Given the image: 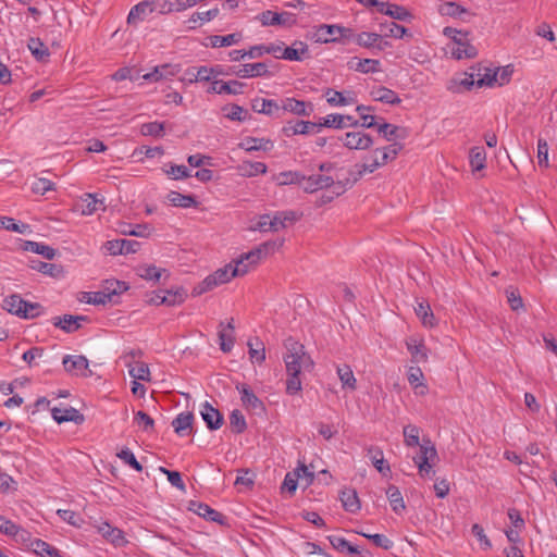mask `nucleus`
Masks as SVG:
<instances>
[{"mask_svg": "<svg viewBox=\"0 0 557 557\" xmlns=\"http://www.w3.org/2000/svg\"><path fill=\"white\" fill-rule=\"evenodd\" d=\"M287 352L284 356V362L287 374H300L302 370H311L313 361L305 351V347L299 342L288 338L285 342Z\"/></svg>", "mask_w": 557, "mask_h": 557, "instance_id": "nucleus-1", "label": "nucleus"}, {"mask_svg": "<svg viewBox=\"0 0 557 557\" xmlns=\"http://www.w3.org/2000/svg\"><path fill=\"white\" fill-rule=\"evenodd\" d=\"M334 187L335 194L338 196L346 189V185L342 182H334V178L326 174H312L308 177H302V189L306 193H315L320 189Z\"/></svg>", "mask_w": 557, "mask_h": 557, "instance_id": "nucleus-2", "label": "nucleus"}, {"mask_svg": "<svg viewBox=\"0 0 557 557\" xmlns=\"http://www.w3.org/2000/svg\"><path fill=\"white\" fill-rule=\"evenodd\" d=\"M385 161L381 160V149L376 148L367 157L363 158L362 163H357L350 170V175L352 176V181L350 185L360 180L364 174H370L375 172L379 168L385 165ZM349 183V181H347Z\"/></svg>", "mask_w": 557, "mask_h": 557, "instance_id": "nucleus-3", "label": "nucleus"}, {"mask_svg": "<svg viewBox=\"0 0 557 557\" xmlns=\"http://www.w3.org/2000/svg\"><path fill=\"white\" fill-rule=\"evenodd\" d=\"M245 271L246 270L238 268L233 269V263H228L203 280L200 293L210 290L220 284L227 283L233 277L243 276L245 275Z\"/></svg>", "mask_w": 557, "mask_h": 557, "instance_id": "nucleus-4", "label": "nucleus"}, {"mask_svg": "<svg viewBox=\"0 0 557 557\" xmlns=\"http://www.w3.org/2000/svg\"><path fill=\"white\" fill-rule=\"evenodd\" d=\"M62 363L64 370L71 375L88 377L92 374L91 370L89 369L88 359L85 356L66 355L63 358Z\"/></svg>", "mask_w": 557, "mask_h": 557, "instance_id": "nucleus-5", "label": "nucleus"}, {"mask_svg": "<svg viewBox=\"0 0 557 557\" xmlns=\"http://www.w3.org/2000/svg\"><path fill=\"white\" fill-rule=\"evenodd\" d=\"M240 394V400L243 406L253 414H262L265 411L263 403L256 396L253 391L246 384L236 386Z\"/></svg>", "mask_w": 557, "mask_h": 557, "instance_id": "nucleus-6", "label": "nucleus"}, {"mask_svg": "<svg viewBox=\"0 0 557 557\" xmlns=\"http://www.w3.org/2000/svg\"><path fill=\"white\" fill-rule=\"evenodd\" d=\"M284 244L283 238H277L274 240H268L245 253V258L250 260V264H257L261 259L274 253L278 250Z\"/></svg>", "mask_w": 557, "mask_h": 557, "instance_id": "nucleus-7", "label": "nucleus"}, {"mask_svg": "<svg viewBox=\"0 0 557 557\" xmlns=\"http://www.w3.org/2000/svg\"><path fill=\"white\" fill-rule=\"evenodd\" d=\"M341 141L350 150H368L373 145L372 137L362 131L348 132Z\"/></svg>", "mask_w": 557, "mask_h": 557, "instance_id": "nucleus-8", "label": "nucleus"}, {"mask_svg": "<svg viewBox=\"0 0 557 557\" xmlns=\"http://www.w3.org/2000/svg\"><path fill=\"white\" fill-rule=\"evenodd\" d=\"M349 32L350 29L338 25L322 24L317 28L314 38L317 42H333L347 37V33Z\"/></svg>", "mask_w": 557, "mask_h": 557, "instance_id": "nucleus-9", "label": "nucleus"}, {"mask_svg": "<svg viewBox=\"0 0 557 557\" xmlns=\"http://www.w3.org/2000/svg\"><path fill=\"white\" fill-rule=\"evenodd\" d=\"M469 34L467 33L450 48L451 57L457 60L472 59L478 55V49L470 42Z\"/></svg>", "mask_w": 557, "mask_h": 557, "instance_id": "nucleus-10", "label": "nucleus"}, {"mask_svg": "<svg viewBox=\"0 0 557 557\" xmlns=\"http://www.w3.org/2000/svg\"><path fill=\"white\" fill-rule=\"evenodd\" d=\"M257 18L263 26L293 25L296 22L293 13H276L270 10L263 11L257 16Z\"/></svg>", "mask_w": 557, "mask_h": 557, "instance_id": "nucleus-11", "label": "nucleus"}, {"mask_svg": "<svg viewBox=\"0 0 557 557\" xmlns=\"http://www.w3.org/2000/svg\"><path fill=\"white\" fill-rule=\"evenodd\" d=\"M280 109L298 116H310L313 104L295 98H284L281 100Z\"/></svg>", "mask_w": 557, "mask_h": 557, "instance_id": "nucleus-12", "label": "nucleus"}, {"mask_svg": "<svg viewBox=\"0 0 557 557\" xmlns=\"http://www.w3.org/2000/svg\"><path fill=\"white\" fill-rule=\"evenodd\" d=\"M298 219V214L293 210L278 211L270 215L268 228H270V232H278L294 224Z\"/></svg>", "mask_w": 557, "mask_h": 557, "instance_id": "nucleus-13", "label": "nucleus"}, {"mask_svg": "<svg viewBox=\"0 0 557 557\" xmlns=\"http://www.w3.org/2000/svg\"><path fill=\"white\" fill-rule=\"evenodd\" d=\"M244 83L239 81L223 82L215 79L208 89L209 94L239 95L243 94Z\"/></svg>", "mask_w": 557, "mask_h": 557, "instance_id": "nucleus-14", "label": "nucleus"}, {"mask_svg": "<svg viewBox=\"0 0 557 557\" xmlns=\"http://www.w3.org/2000/svg\"><path fill=\"white\" fill-rule=\"evenodd\" d=\"M188 75H193V78H190V83L193 82H213L216 79V77L221 74H223V71L220 66L215 67H208V66H199V67H193L188 70Z\"/></svg>", "mask_w": 557, "mask_h": 557, "instance_id": "nucleus-15", "label": "nucleus"}, {"mask_svg": "<svg viewBox=\"0 0 557 557\" xmlns=\"http://www.w3.org/2000/svg\"><path fill=\"white\" fill-rule=\"evenodd\" d=\"M200 414L207 424V428L210 430H218L223 424L224 420L222 413L218 409L213 408L208 401L202 405Z\"/></svg>", "mask_w": 557, "mask_h": 557, "instance_id": "nucleus-16", "label": "nucleus"}, {"mask_svg": "<svg viewBox=\"0 0 557 557\" xmlns=\"http://www.w3.org/2000/svg\"><path fill=\"white\" fill-rule=\"evenodd\" d=\"M420 451L417 457H413V462L417 467L433 462L437 458V451L434 444L429 438H423L420 445Z\"/></svg>", "mask_w": 557, "mask_h": 557, "instance_id": "nucleus-17", "label": "nucleus"}, {"mask_svg": "<svg viewBox=\"0 0 557 557\" xmlns=\"http://www.w3.org/2000/svg\"><path fill=\"white\" fill-rule=\"evenodd\" d=\"M233 73L242 78L262 77L269 75L268 65L264 62L244 64L237 70L233 71Z\"/></svg>", "mask_w": 557, "mask_h": 557, "instance_id": "nucleus-18", "label": "nucleus"}, {"mask_svg": "<svg viewBox=\"0 0 557 557\" xmlns=\"http://www.w3.org/2000/svg\"><path fill=\"white\" fill-rule=\"evenodd\" d=\"M194 414L189 411L178 413L172 421L174 432L178 436H186L194 432L193 430Z\"/></svg>", "mask_w": 557, "mask_h": 557, "instance_id": "nucleus-19", "label": "nucleus"}, {"mask_svg": "<svg viewBox=\"0 0 557 557\" xmlns=\"http://www.w3.org/2000/svg\"><path fill=\"white\" fill-rule=\"evenodd\" d=\"M87 318L83 315L64 314L63 317H55L52 324L60 327L66 333H73L81 327V321H86Z\"/></svg>", "mask_w": 557, "mask_h": 557, "instance_id": "nucleus-20", "label": "nucleus"}, {"mask_svg": "<svg viewBox=\"0 0 557 557\" xmlns=\"http://www.w3.org/2000/svg\"><path fill=\"white\" fill-rule=\"evenodd\" d=\"M234 320L231 319V321L224 325L223 323L220 324L219 329V341H220V348L223 352H230L234 346L235 336H234Z\"/></svg>", "mask_w": 557, "mask_h": 557, "instance_id": "nucleus-21", "label": "nucleus"}, {"mask_svg": "<svg viewBox=\"0 0 557 557\" xmlns=\"http://www.w3.org/2000/svg\"><path fill=\"white\" fill-rule=\"evenodd\" d=\"M370 96L374 101L397 106L401 102L399 96L392 89L384 86H375L371 89Z\"/></svg>", "mask_w": 557, "mask_h": 557, "instance_id": "nucleus-22", "label": "nucleus"}, {"mask_svg": "<svg viewBox=\"0 0 557 557\" xmlns=\"http://www.w3.org/2000/svg\"><path fill=\"white\" fill-rule=\"evenodd\" d=\"M51 413H52V418L58 423L70 422V421L75 422V423H82L84 421V416L73 407H69V408L54 407V408H52Z\"/></svg>", "mask_w": 557, "mask_h": 557, "instance_id": "nucleus-23", "label": "nucleus"}, {"mask_svg": "<svg viewBox=\"0 0 557 557\" xmlns=\"http://www.w3.org/2000/svg\"><path fill=\"white\" fill-rule=\"evenodd\" d=\"M98 532L102 535V537L115 546H123L126 543L123 531L112 527L108 522L100 523L98 525Z\"/></svg>", "mask_w": 557, "mask_h": 557, "instance_id": "nucleus-24", "label": "nucleus"}, {"mask_svg": "<svg viewBox=\"0 0 557 557\" xmlns=\"http://www.w3.org/2000/svg\"><path fill=\"white\" fill-rule=\"evenodd\" d=\"M190 509L199 517H202L208 521L218 522L220 524L224 523L225 517L221 512L208 506L207 504L193 502L190 504Z\"/></svg>", "mask_w": 557, "mask_h": 557, "instance_id": "nucleus-25", "label": "nucleus"}, {"mask_svg": "<svg viewBox=\"0 0 557 557\" xmlns=\"http://www.w3.org/2000/svg\"><path fill=\"white\" fill-rule=\"evenodd\" d=\"M282 131L287 137L307 135L311 132L317 133V123L310 121H297L295 123H288Z\"/></svg>", "mask_w": 557, "mask_h": 557, "instance_id": "nucleus-26", "label": "nucleus"}, {"mask_svg": "<svg viewBox=\"0 0 557 557\" xmlns=\"http://www.w3.org/2000/svg\"><path fill=\"white\" fill-rule=\"evenodd\" d=\"M238 148L245 151H270L273 148V141L267 138L246 137L239 144Z\"/></svg>", "mask_w": 557, "mask_h": 557, "instance_id": "nucleus-27", "label": "nucleus"}, {"mask_svg": "<svg viewBox=\"0 0 557 557\" xmlns=\"http://www.w3.org/2000/svg\"><path fill=\"white\" fill-rule=\"evenodd\" d=\"M154 12L152 1H143L134 5L127 16L128 24H136L144 21L148 15Z\"/></svg>", "mask_w": 557, "mask_h": 557, "instance_id": "nucleus-28", "label": "nucleus"}, {"mask_svg": "<svg viewBox=\"0 0 557 557\" xmlns=\"http://www.w3.org/2000/svg\"><path fill=\"white\" fill-rule=\"evenodd\" d=\"M406 346L411 355L413 362L420 363L425 362L428 360L426 348L422 339H419L417 337H409L406 341Z\"/></svg>", "mask_w": 557, "mask_h": 557, "instance_id": "nucleus-29", "label": "nucleus"}, {"mask_svg": "<svg viewBox=\"0 0 557 557\" xmlns=\"http://www.w3.org/2000/svg\"><path fill=\"white\" fill-rule=\"evenodd\" d=\"M380 61L374 59H358L354 58L349 63L348 66L351 70H355L360 73H376L381 71L380 69Z\"/></svg>", "mask_w": 557, "mask_h": 557, "instance_id": "nucleus-30", "label": "nucleus"}, {"mask_svg": "<svg viewBox=\"0 0 557 557\" xmlns=\"http://www.w3.org/2000/svg\"><path fill=\"white\" fill-rule=\"evenodd\" d=\"M237 173L244 177H252L259 174H265L268 166L263 162L244 161L236 168Z\"/></svg>", "mask_w": 557, "mask_h": 557, "instance_id": "nucleus-31", "label": "nucleus"}, {"mask_svg": "<svg viewBox=\"0 0 557 557\" xmlns=\"http://www.w3.org/2000/svg\"><path fill=\"white\" fill-rule=\"evenodd\" d=\"M325 97L327 103L332 107H344L356 102L354 94L348 92V96H345L343 92L332 88L325 90Z\"/></svg>", "mask_w": 557, "mask_h": 557, "instance_id": "nucleus-32", "label": "nucleus"}, {"mask_svg": "<svg viewBox=\"0 0 557 557\" xmlns=\"http://www.w3.org/2000/svg\"><path fill=\"white\" fill-rule=\"evenodd\" d=\"M251 108L257 113L274 115L280 110V103L272 99L256 98L251 101Z\"/></svg>", "mask_w": 557, "mask_h": 557, "instance_id": "nucleus-33", "label": "nucleus"}, {"mask_svg": "<svg viewBox=\"0 0 557 557\" xmlns=\"http://www.w3.org/2000/svg\"><path fill=\"white\" fill-rule=\"evenodd\" d=\"M414 312L424 326L434 327L437 324L431 307L426 301H419L414 307Z\"/></svg>", "mask_w": 557, "mask_h": 557, "instance_id": "nucleus-34", "label": "nucleus"}, {"mask_svg": "<svg viewBox=\"0 0 557 557\" xmlns=\"http://www.w3.org/2000/svg\"><path fill=\"white\" fill-rule=\"evenodd\" d=\"M336 372L342 383V388L349 391H355L357 388V380L348 364L337 366Z\"/></svg>", "mask_w": 557, "mask_h": 557, "instance_id": "nucleus-35", "label": "nucleus"}, {"mask_svg": "<svg viewBox=\"0 0 557 557\" xmlns=\"http://www.w3.org/2000/svg\"><path fill=\"white\" fill-rule=\"evenodd\" d=\"M306 54H308L307 45L296 41L292 47H286L280 57L289 61H301Z\"/></svg>", "mask_w": 557, "mask_h": 557, "instance_id": "nucleus-36", "label": "nucleus"}, {"mask_svg": "<svg viewBox=\"0 0 557 557\" xmlns=\"http://www.w3.org/2000/svg\"><path fill=\"white\" fill-rule=\"evenodd\" d=\"M24 250L40 255L48 260H52L57 255V250L54 248L42 243L32 240L24 243Z\"/></svg>", "mask_w": 557, "mask_h": 557, "instance_id": "nucleus-37", "label": "nucleus"}, {"mask_svg": "<svg viewBox=\"0 0 557 557\" xmlns=\"http://www.w3.org/2000/svg\"><path fill=\"white\" fill-rule=\"evenodd\" d=\"M339 498L346 511L354 513L360 509V502L355 490L346 488L342 491Z\"/></svg>", "mask_w": 557, "mask_h": 557, "instance_id": "nucleus-38", "label": "nucleus"}, {"mask_svg": "<svg viewBox=\"0 0 557 557\" xmlns=\"http://www.w3.org/2000/svg\"><path fill=\"white\" fill-rule=\"evenodd\" d=\"M368 455L371 459L372 465L383 475H387L391 472L389 466L385 462L383 451L379 447L368 448Z\"/></svg>", "mask_w": 557, "mask_h": 557, "instance_id": "nucleus-39", "label": "nucleus"}, {"mask_svg": "<svg viewBox=\"0 0 557 557\" xmlns=\"http://www.w3.org/2000/svg\"><path fill=\"white\" fill-rule=\"evenodd\" d=\"M27 48L37 61H46L50 55L48 47L39 38H29Z\"/></svg>", "mask_w": 557, "mask_h": 557, "instance_id": "nucleus-40", "label": "nucleus"}, {"mask_svg": "<svg viewBox=\"0 0 557 557\" xmlns=\"http://www.w3.org/2000/svg\"><path fill=\"white\" fill-rule=\"evenodd\" d=\"M469 163L472 171H481L486 164V152L483 147H472L469 151Z\"/></svg>", "mask_w": 557, "mask_h": 557, "instance_id": "nucleus-41", "label": "nucleus"}, {"mask_svg": "<svg viewBox=\"0 0 557 557\" xmlns=\"http://www.w3.org/2000/svg\"><path fill=\"white\" fill-rule=\"evenodd\" d=\"M104 293L111 298L112 302H116V297L128 289L125 282L117 280H107L102 286Z\"/></svg>", "mask_w": 557, "mask_h": 557, "instance_id": "nucleus-42", "label": "nucleus"}, {"mask_svg": "<svg viewBox=\"0 0 557 557\" xmlns=\"http://www.w3.org/2000/svg\"><path fill=\"white\" fill-rule=\"evenodd\" d=\"M166 199L174 207L191 208L197 206V201L194 196L183 195L177 191H170Z\"/></svg>", "mask_w": 557, "mask_h": 557, "instance_id": "nucleus-43", "label": "nucleus"}, {"mask_svg": "<svg viewBox=\"0 0 557 557\" xmlns=\"http://www.w3.org/2000/svg\"><path fill=\"white\" fill-rule=\"evenodd\" d=\"M3 308L20 318H22L23 308H25V300L17 294H13L4 298Z\"/></svg>", "mask_w": 557, "mask_h": 557, "instance_id": "nucleus-44", "label": "nucleus"}, {"mask_svg": "<svg viewBox=\"0 0 557 557\" xmlns=\"http://www.w3.org/2000/svg\"><path fill=\"white\" fill-rule=\"evenodd\" d=\"M386 496L389 500V504L394 512L401 513L405 510V502L397 486L389 485L388 488L386 490Z\"/></svg>", "mask_w": 557, "mask_h": 557, "instance_id": "nucleus-45", "label": "nucleus"}, {"mask_svg": "<svg viewBox=\"0 0 557 557\" xmlns=\"http://www.w3.org/2000/svg\"><path fill=\"white\" fill-rule=\"evenodd\" d=\"M128 373L134 380L150 381V371L148 364L145 362L136 361L134 363L127 362Z\"/></svg>", "mask_w": 557, "mask_h": 557, "instance_id": "nucleus-46", "label": "nucleus"}, {"mask_svg": "<svg viewBox=\"0 0 557 557\" xmlns=\"http://www.w3.org/2000/svg\"><path fill=\"white\" fill-rule=\"evenodd\" d=\"M346 126L345 115L338 113H332L326 115L321 120V122L317 123V133L321 131L322 127H332L342 129Z\"/></svg>", "mask_w": 557, "mask_h": 557, "instance_id": "nucleus-47", "label": "nucleus"}, {"mask_svg": "<svg viewBox=\"0 0 557 557\" xmlns=\"http://www.w3.org/2000/svg\"><path fill=\"white\" fill-rule=\"evenodd\" d=\"M101 205L102 200L98 199L96 195L85 194L82 198L81 211L84 215H90L95 213Z\"/></svg>", "mask_w": 557, "mask_h": 557, "instance_id": "nucleus-48", "label": "nucleus"}, {"mask_svg": "<svg viewBox=\"0 0 557 557\" xmlns=\"http://www.w3.org/2000/svg\"><path fill=\"white\" fill-rule=\"evenodd\" d=\"M30 268L42 274L55 277L61 273V268L53 263L44 262L40 260H32Z\"/></svg>", "mask_w": 557, "mask_h": 557, "instance_id": "nucleus-49", "label": "nucleus"}, {"mask_svg": "<svg viewBox=\"0 0 557 557\" xmlns=\"http://www.w3.org/2000/svg\"><path fill=\"white\" fill-rule=\"evenodd\" d=\"M249 339L247 345L249 347V357L252 362L261 363L265 359V350L263 344L259 341L258 337Z\"/></svg>", "mask_w": 557, "mask_h": 557, "instance_id": "nucleus-50", "label": "nucleus"}, {"mask_svg": "<svg viewBox=\"0 0 557 557\" xmlns=\"http://www.w3.org/2000/svg\"><path fill=\"white\" fill-rule=\"evenodd\" d=\"M403 434L406 446L420 447V429L417 425L408 424L404 426Z\"/></svg>", "mask_w": 557, "mask_h": 557, "instance_id": "nucleus-51", "label": "nucleus"}, {"mask_svg": "<svg viewBox=\"0 0 557 557\" xmlns=\"http://www.w3.org/2000/svg\"><path fill=\"white\" fill-rule=\"evenodd\" d=\"M453 84L449 86V89L454 92H460L462 90H470L473 85H476V79H474L473 74L465 73L461 77L454 79Z\"/></svg>", "mask_w": 557, "mask_h": 557, "instance_id": "nucleus-52", "label": "nucleus"}, {"mask_svg": "<svg viewBox=\"0 0 557 557\" xmlns=\"http://www.w3.org/2000/svg\"><path fill=\"white\" fill-rule=\"evenodd\" d=\"M242 39V34L233 33L225 36L214 35L210 38L211 45L214 48L227 47L238 44Z\"/></svg>", "mask_w": 557, "mask_h": 557, "instance_id": "nucleus-53", "label": "nucleus"}, {"mask_svg": "<svg viewBox=\"0 0 557 557\" xmlns=\"http://www.w3.org/2000/svg\"><path fill=\"white\" fill-rule=\"evenodd\" d=\"M165 272L164 269L157 268L154 265H140L137 268V274L147 281H160L162 273Z\"/></svg>", "mask_w": 557, "mask_h": 557, "instance_id": "nucleus-54", "label": "nucleus"}, {"mask_svg": "<svg viewBox=\"0 0 557 557\" xmlns=\"http://www.w3.org/2000/svg\"><path fill=\"white\" fill-rule=\"evenodd\" d=\"M331 545L337 549V550H347L349 554L351 555H355V554H360V549L355 546V545H351L348 541H346L344 537H339V536H335V535H331L327 537Z\"/></svg>", "mask_w": 557, "mask_h": 557, "instance_id": "nucleus-55", "label": "nucleus"}, {"mask_svg": "<svg viewBox=\"0 0 557 557\" xmlns=\"http://www.w3.org/2000/svg\"><path fill=\"white\" fill-rule=\"evenodd\" d=\"M30 545L33 550L40 556L48 555L50 557H60L58 549L42 540L36 539Z\"/></svg>", "mask_w": 557, "mask_h": 557, "instance_id": "nucleus-56", "label": "nucleus"}, {"mask_svg": "<svg viewBox=\"0 0 557 557\" xmlns=\"http://www.w3.org/2000/svg\"><path fill=\"white\" fill-rule=\"evenodd\" d=\"M438 11L442 15L456 17L466 13L467 9L456 2L447 1L440 5Z\"/></svg>", "mask_w": 557, "mask_h": 557, "instance_id": "nucleus-57", "label": "nucleus"}, {"mask_svg": "<svg viewBox=\"0 0 557 557\" xmlns=\"http://www.w3.org/2000/svg\"><path fill=\"white\" fill-rule=\"evenodd\" d=\"M513 73V69L511 65H506L502 67H497L494 71V82H496V86H504L508 84L511 79Z\"/></svg>", "mask_w": 557, "mask_h": 557, "instance_id": "nucleus-58", "label": "nucleus"}, {"mask_svg": "<svg viewBox=\"0 0 557 557\" xmlns=\"http://www.w3.org/2000/svg\"><path fill=\"white\" fill-rule=\"evenodd\" d=\"M304 176L299 172L286 171L278 174L277 183L278 185L298 184L302 187Z\"/></svg>", "mask_w": 557, "mask_h": 557, "instance_id": "nucleus-59", "label": "nucleus"}, {"mask_svg": "<svg viewBox=\"0 0 557 557\" xmlns=\"http://www.w3.org/2000/svg\"><path fill=\"white\" fill-rule=\"evenodd\" d=\"M230 425L233 432L237 434L243 433L246 430L247 423L245 417L239 410L236 409L232 411L230 416Z\"/></svg>", "mask_w": 557, "mask_h": 557, "instance_id": "nucleus-60", "label": "nucleus"}, {"mask_svg": "<svg viewBox=\"0 0 557 557\" xmlns=\"http://www.w3.org/2000/svg\"><path fill=\"white\" fill-rule=\"evenodd\" d=\"M134 422L144 431L152 432L154 428L153 419L144 411H137L134 417Z\"/></svg>", "mask_w": 557, "mask_h": 557, "instance_id": "nucleus-61", "label": "nucleus"}, {"mask_svg": "<svg viewBox=\"0 0 557 557\" xmlns=\"http://www.w3.org/2000/svg\"><path fill=\"white\" fill-rule=\"evenodd\" d=\"M381 39V35L376 33L362 32L357 35L356 42L366 48H370L376 45Z\"/></svg>", "mask_w": 557, "mask_h": 557, "instance_id": "nucleus-62", "label": "nucleus"}, {"mask_svg": "<svg viewBox=\"0 0 557 557\" xmlns=\"http://www.w3.org/2000/svg\"><path fill=\"white\" fill-rule=\"evenodd\" d=\"M116 456L134 470L138 472L143 470V466L137 461L135 455L131 449L123 448L121 451L116 454Z\"/></svg>", "mask_w": 557, "mask_h": 557, "instance_id": "nucleus-63", "label": "nucleus"}, {"mask_svg": "<svg viewBox=\"0 0 557 557\" xmlns=\"http://www.w3.org/2000/svg\"><path fill=\"white\" fill-rule=\"evenodd\" d=\"M140 132L144 136L160 137L164 132V124L160 122H149L141 125Z\"/></svg>", "mask_w": 557, "mask_h": 557, "instance_id": "nucleus-64", "label": "nucleus"}]
</instances>
